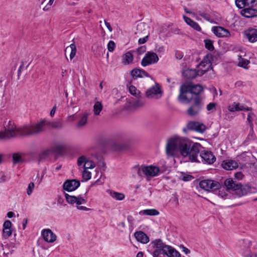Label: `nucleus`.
<instances>
[{
	"mask_svg": "<svg viewBox=\"0 0 257 257\" xmlns=\"http://www.w3.org/2000/svg\"><path fill=\"white\" fill-rule=\"evenodd\" d=\"M46 125H49L52 128L58 130L62 128L63 126L61 121H49L42 120L35 124H29L17 128L14 122L10 120L9 125L6 127V132L0 133V138L14 139L18 137L36 136L45 131Z\"/></svg>",
	"mask_w": 257,
	"mask_h": 257,
	"instance_id": "1",
	"label": "nucleus"
},
{
	"mask_svg": "<svg viewBox=\"0 0 257 257\" xmlns=\"http://www.w3.org/2000/svg\"><path fill=\"white\" fill-rule=\"evenodd\" d=\"M203 148L199 143H194L190 141L177 137L169 139L166 146L167 155L173 156L177 151L184 157H188L192 162H200L198 159L200 150Z\"/></svg>",
	"mask_w": 257,
	"mask_h": 257,
	"instance_id": "2",
	"label": "nucleus"
},
{
	"mask_svg": "<svg viewBox=\"0 0 257 257\" xmlns=\"http://www.w3.org/2000/svg\"><path fill=\"white\" fill-rule=\"evenodd\" d=\"M211 66L210 62L205 61V59L199 64V69L196 71L194 69H186L183 71V76L187 79L195 78L197 75L202 76L209 70Z\"/></svg>",
	"mask_w": 257,
	"mask_h": 257,
	"instance_id": "3",
	"label": "nucleus"
},
{
	"mask_svg": "<svg viewBox=\"0 0 257 257\" xmlns=\"http://www.w3.org/2000/svg\"><path fill=\"white\" fill-rule=\"evenodd\" d=\"M133 169L137 171L140 177L145 175L147 181H150L151 178L158 176L160 171L159 167L152 165L141 167L135 166Z\"/></svg>",
	"mask_w": 257,
	"mask_h": 257,
	"instance_id": "4",
	"label": "nucleus"
},
{
	"mask_svg": "<svg viewBox=\"0 0 257 257\" xmlns=\"http://www.w3.org/2000/svg\"><path fill=\"white\" fill-rule=\"evenodd\" d=\"M65 197L67 202L71 205L76 204V207L78 210L83 211H88L90 208L83 206H80L81 204H84L86 203V199L83 197L82 195H79L77 196L70 195L68 194H65Z\"/></svg>",
	"mask_w": 257,
	"mask_h": 257,
	"instance_id": "5",
	"label": "nucleus"
},
{
	"mask_svg": "<svg viewBox=\"0 0 257 257\" xmlns=\"http://www.w3.org/2000/svg\"><path fill=\"white\" fill-rule=\"evenodd\" d=\"M193 102L192 105L188 109L187 114L191 116H194L197 115L202 109L203 106V103L201 98L198 96L196 97L195 99H192Z\"/></svg>",
	"mask_w": 257,
	"mask_h": 257,
	"instance_id": "6",
	"label": "nucleus"
},
{
	"mask_svg": "<svg viewBox=\"0 0 257 257\" xmlns=\"http://www.w3.org/2000/svg\"><path fill=\"white\" fill-rule=\"evenodd\" d=\"M199 186L202 189L207 191H214L221 187L220 184L211 180H203L199 182Z\"/></svg>",
	"mask_w": 257,
	"mask_h": 257,
	"instance_id": "7",
	"label": "nucleus"
},
{
	"mask_svg": "<svg viewBox=\"0 0 257 257\" xmlns=\"http://www.w3.org/2000/svg\"><path fill=\"white\" fill-rule=\"evenodd\" d=\"M191 84L182 85L180 89V94L178 99L182 102L188 103L191 102L190 99Z\"/></svg>",
	"mask_w": 257,
	"mask_h": 257,
	"instance_id": "8",
	"label": "nucleus"
},
{
	"mask_svg": "<svg viewBox=\"0 0 257 257\" xmlns=\"http://www.w3.org/2000/svg\"><path fill=\"white\" fill-rule=\"evenodd\" d=\"M198 159L202 163L207 164H212L215 161L216 158L213 153L210 151L200 150Z\"/></svg>",
	"mask_w": 257,
	"mask_h": 257,
	"instance_id": "9",
	"label": "nucleus"
},
{
	"mask_svg": "<svg viewBox=\"0 0 257 257\" xmlns=\"http://www.w3.org/2000/svg\"><path fill=\"white\" fill-rule=\"evenodd\" d=\"M159 59L157 54L153 52H148L142 59L141 65L146 67L152 64L157 63Z\"/></svg>",
	"mask_w": 257,
	"mask_h": 257,
	"instance_id": "10",
	"label": "nucleus"
},
{
	"mask_svg": "<svg viewBox=\"0 0 257 257\" xmlns=\"http://www.w3.org/2000/svg\"><path fill=\"white\" fill-rule=\"evenodd\" d=\"M146 95L149 98L159 99L162 96V91L158 83L148 89L146 92Z\"/></svg>",
	"mask_w": 257,
	"mask_h": 257,
	"instance_id": "11",
	"label": "nucleus"
},
{
	"mask_svg": "<svg viewBox=\"0 0 257 257\" xmlns=\"http://www.w3.org/2000/svg\"><path fill=\"white\" fill-rule=\"evenodd\" d=\"M80 182L78 180L75 179L67 180L63 183V188L66 191L71 192L76 190L80 186Z\"/></svg>",
	"mask_w": 257,
	"mask_h": 257,
	"instance_id": "12",
	"label": "nucleus"
},
{
	"mask_svg": "<svg viewBox=\"0 0 257 257\" xmlns=\"http://www.w3.org/2000/svg\"><path fill=\"white\" fill-rule=\"evenodd\" d=\"M187 127L189 130L195 131L200 133H203L206 129V126L197 121H190L187 124Z\"/></svg>",
	"mask_w": 257,
	"mask_h": 257,
	"instance_id": "13",
	"label": "nucleus"
},
{
	"mask_svg": "<svg viewBox=\"0 0 257 257\" xmlns=\"http://www.w3.org/2000/svg\"><path fill=\"white\" fill-rule=\"evenodd\" d=\"M42 235L45 241L50 243L54 242L57 238L56 235L50 229L43 230Z\"/></svg>",
	"mask_w": 257,
	"mask_h": 257,
	"instance_id": "14",
	"label": "nucleus"
},
{
	"mask_svg": "<svg viewBox=\"0 0 257 257\" xmlns=\"http://www.w3.org/2000/svg\"><path fill=\"white\" fill-rule=\"evenodd\" d=\"M202 91L203 88L200 85L197 84L193 85L191 84L190 96L191 101L192 99H195L197 96L201 98L199 94Z\"/></svg>",
	"mask_w": 257,
	"mask_h": 257,
	"instance_id": "15",
	"label": "nucleus"
},
{
	"mask_svg": "<svg viewBox=\"0 0 257 257\" xmlns=\"http://www.w3.org/2000/svg\"><path fill=\"white\" fill-rule=\"evenodd\" d=\"M212 31L213 33L218 37H228L230 35L229 32L221 27H213Z\"/></svg>",
	"mask_w": 257,
	"mask_h": 257,
	"instance_id": "16",
	"label": "nucleus"
},
{
	"mask_svg": "<svg viewBox=\"0 0 257 257\" xmlns=\"http://www.w3.org/2000/svg\"><path fill=\"white\" fill-rule=\"evenodd\" d=\"M241 15L247 18H254L257 16V10L247 7L241 11Z\"/></svg>",
	"mask_w": 257,
	"mask_h": 257,
	"instance_id": "17",
	"label": "nucleus"
},
{
	"mask_svg": "<svg viewBox=\"0 0 257 257\" xmlns=\"http://www.w3.org/2000/svg\"><path fill=\"white\" fill-rule=\"evenodd\" d=\"M245 35L248 41L250 43H254L257 41V30L250 28L245 32Z\"/></svg>",
	"mask_w": 257,
	"mask_h": 257,
	"instance_id": "18",
	"label": "nucleus"
},
{
	"mask_svg": "<svg viewBox=\"0 0 257 257\" xmlns=\"http://www.w3.org/2000/svg\"><path fill=\"white\" fill-rule=\"evenodd\" d=\"M224 186L227 190L236 191L239 187V183H237L232 178H228L224 181Z\"/></svg>",
	"mask_w": 257,
	"mask_h": 257,
	"instance_id": "19",
	"label": "nucleus"
},
{
	"mask_svg": "<svg viewBox=\"0 0 257 257\" xmlns=\"http://www.w3.org/2000/svg\"><path fill=\"white\" fill-rule=\"evenodd\" d=\"M134 236L139 242L144 244L147 243L150 240L148 235L142 231H136Z\"/></svg>",
	"mask_w": 257,
	"mask_h": 257,
	"instance_id": "20",
	"label": "nucleus"
},
{
	"mask_svg": "<svg viewBox=\"0 0 257 257\" xmlns=\"http://www.w3.org/2000/svg\"><path fill=\"white\" fill-rule=\"evenodd\" d=\"M131 75L133 78L136 79L137 78H143L144 77H150L149 74L145 70L140 69H134L131 71Z\"/></svg>",
	"mask_w": 257,
	"mask_h": 257,
	"instance_id": "21",
	"label": "nucleus"
},
{
	"mask_svg": "<svg viewBox=\"0 0 257 257\" xmlns=\"http://www.w3.org/2000/svg\"><path fill=\"white\" fill-rule=\"evenodd\" d=\"M222 167L226 170H232L237 168L238 166V163L233 160H225L223 161Z\"/></svg>",
	"mask_w": 257,
	"mask_h": 257,
	"instance_id": "22",
	"label": "nucleus"
},
{
	"mask_svg": "<svg viewBox=\"0 0 257 257\" xmlns=\"http://www.w3.org/2000/svg\"><path fill=\"white\" fill-rule=\"evenodd\" d=\"M88 114L87 112H84L79 114V118L76 123V127L78 128H81L83 127L87 122Z\"/></svg>",
	"mask_w": 257,
	"mask_h": 257,
	"instance_id": "23",
	"label": "nucleus"
},
{
	"mask_svg": "<svg viewBox=\"0 0 257 257\" xmlns=\"http://www.w3.org/2000/svg\"><path fill=\"white\" fill-rule=\"evenodd\" d=\"M151 243L154 247L163 250V252L166 251V250L167 249L166 247L170 246L164 244L161 239H157L153 240L152 241Z\"/></svg>",
	"mask_w": 257,
	"mask_h": 257,
	"instance_id": "24",
	"label": "nucleus"
},
{
	"mask_svg": "<svg viewBox=\"0 0 257 257\" xmlns=\"http://www.w3.org/2000/svg\"><path fill=\"white\" fill-rule=\"evenodd\" d=\"M228 110L231 112H233L235 111H239V110H251V107L246 108L244 107L242 105H240L239 103H233L232 104L229 105L228 106Z\"/></svg>",
	"mask_w": 257,
	"mask_h": 257,
	"instance_id": "25",
	"label": "nucleus"
},
{
	"mask_svg": "<svg viewBox=\"0 0 257 257\" xmlns=\"http://www.w3.org/2000/svg\"><path fill=\"white\" fill-rule=\"evenodd\" d=\"M166 251L164 252V255L168 257H181L180 253L171 246H167Z\"/></svg>",
	"mask_w": 257,
	"mask_h": 257,
	"instance_id": "26",
	"label": "nucleus"
},
{
	"mask_svg": "<svg viewBox=\"0 0 257 257\" xmlns=\"http://www.w3.org/2000/svg\"><path fill=\"white\" fill-rule=\"evenodd\" d=\"M183 19L185 22L194 30L197 31H200L201 30V27L197 22L192 20L185 16H183Z\"/></svg>",
	"mask_w": 257,
	"mask_h": 257,
	"instance_id": "27",
	"label": "nucleus"
},
{
	"mask_svg": "<svg viewBox=\"0 0 257 257\" xmlns=\"http://www.w3.org/2000/svg\"><path fill=\"white\" fill-rule=\"evenodd\" d=\"M235 191L238 196L241 197L246 195L248 192H249L250 188L248 186H243L239 183V187Z\"/></svg>",
	"mask_w": 257,
	"mask_h": 257,
	"instance_id": "28",
	"label": "nucleus"
},
{
	"mask_svg": "<svg viewBox=\"0 0 257 257\" xmlns=\"http://www.w3.org/2000/svg\"><path fill=\"white\" fill-rule=\"evenodd\" d=\"M70 52V59L72 60L75 56L76 53V47L74 43L71 44L69 46L67 47L65 50V54L66 56V53Z\"/></svg>",
	"mask_w": 257,
	"mask_h": 257,
	"instance_id": "29",
	"label": "nucleus"
},
{
	"mask_svg": "<svg viewBox=\"0 0 257 257\" xmlns=\"http://www.w3.org/2000/svg\"><path fill=\"white\" fill-rule=\"evenodd\" d=\"M133 59L134 57L132 53L127 52L122 56V63L125 65H128L132 62Z\"/></svg>",
	"mask_w": 257,
	"mask_h": 257,
	"instance_id": "30",
	"label": "nucleus"
},
{
	"mask_svg": "<svg viewBox=\"0 0 257 257\" xmlns=\"http://www.w3.org/2000/svg\"><path fill=\"white\" fill-rule=\"evenodd\" d=\"M238 65L241 67H242L244 69H248V65L249 63V61L247 59H244L241 57V56L238 55Z\"/></svg>",
	"mask_w": 257,
	"mask_h": 257,
	"instance_id": "31",
	"label": "nucleus"
},
{
	"mask_svg": "<svg viewBox=\"0 0 257 257\" xmlns=\"http://www.w3.org/2000/svg\"><path fill=\"white\" fill-rule=\"evenodd\" d=\"M143 215H150V216H155L159 214V212L158 210L155 209H149L142 210L140 212Z\"/></svg>",
	"mask_w": 257,
	"mask_h": 257,
	"instance_id": "32",
	"label": "nucleus"
},
{
	"mask_svg": "<svg viewBox=\"0 0 257 257\" xmlns=\"http://www.w3.org/2000/svg\"><path fill=\"white\" fill-rule=\"evenodd\" d=\"M110 196L117 200H122L124 198V195L123 193L110 191Z\"/></svg>",
	"mask_w": 257,
	"mask_h": 257,
	"instance_id": "33",
	"label": "nucleus"
},
{
	"mask_svg": "<svg viewBox=\"0 0 257 257\" xmlns=\"http://www.w3.org/2000/svg\"><path fill=\"white\" fill-rule=\"evenodd\" d=\"M102 105L101 102L97 101L93 106V111L95 115H99L102 110Z\"/></svg>",
	"mask_w": 257,
	"mask_h": 257,
	"instance_id": "34",
	"label": "nucleus"
},
{
	"mask_svg": "<svg viewBox=\"0 0 257 257\" xmlns=\"http://www.w3.org/2000/svg\"><path fill=\"white\" fill-rule=\"evenodd\" d=\"M65 147L63 145H58L53 148V151L58 154H62L64 151Z\"/></svg>",
	"mask_w": 257,
	"mask_h": 257,
	"instance_id": "35",
	"label": "nucleus"
},
{
	"mask_svg": "<svg viewBox=\"0 0 257 257\" xmlns=\"http://www.w3.org/2000/svg\"><path fill=\"white\" fill-rule=\"evenodd\" d=\"M95 167V163L93 161H89L87 159L86 160L85 164H84V168L85 170H87L88 169H93Z\"/></svg>",
	"mask_w": 257,
	"mask_h": 257,
	"instance_id": "36",
	"label": "nucleus"
},
{
	"mask_svg": "<svg viewBox=\"0 0 257 257\" xmlns=\"http://www.w3.org/2000/svg\"><path fill=\"white\" fill-rule=\"evenodd\" d=\"M204 43L206 49L209 51H213L214 50V46L211 40L209 39H206L204 40Z\"/></svg>",
	"mask_w": 257,
	"mask_h": 257,
	"instance_id": "37",
	"label": "nucleus"
},
{
	"mask_svg": "<svg viewBox=\"0 0 257 257\" xmlns=\"http://www.w3.org/2000/svg\"><path fill=\"white\" fill-rule=\"evenodd\" d=\"M235 5L239 9L245 8L247 7L246 0H236Z\"/></svg>",
	"mask_w": 257,
	"mask_h": 257,
	"instance_id": "38",
	"label": "nucleus"
},
{
	"mask_svg": "<svg viewBox=\"0 0 257 257\" xmlns=\"http://www.w3.org/2000/svg\"><path fill=\"white\" fill-rule=\"evenodd\" d=\"M50 153V150H46L43 151L39 154V160L42 161L45 159H46L49 155Z\"/></svg>",
	"mask_w": 257,
	"mask_h": 257,
	"instance_id": "39",
	"label": "nucleus"
},
{
	"mask_svg": "<svg viewBox=\"0 0 257 257\" xmlns=\"http://www.w3.org/2000/svg\"><path fill=\"white\" fill-rule=\"evenodd\" d=\"M14 163L17 164L22 161V157L19 153H14L13 155Z\"/></svg>",
	"mask_w": 257,
	"mask_h": 257,
	"instance_id": "40",
	"label": "nucleus"
},
{
	"mask_svg": "<svg viewBox=\"0 0 257 257\" xmlns=\"http://www.w3.org/2000/svg\"><path fill=\"white\" fill-rule=\"evenodd\" d=\"M35 187V184L33 182H31L28 187V188L27 189V194L30 196L32 194L33 191Z\"/></svg>",
	"mask_w": 257,
	"mask_h": 257,
	"instance_id": "41",
	"label": "nucleus"
},
{
	"mask_svg": "<svg viewBox=\"0 0 257 257\" xmlns=\"http://www.w3.org/2000/svg\"><path fill=\"white\" fill-rule=\"evenodd\" d=\"M145 104V101L143 99H138L135 101L134 106L136 107H140L143 106Z\"/></svg>",
	"mask_w": 257,
	"mask_h": 257,
	"instance_id": "42",
	"label": "nucleus"
},
{
	"mask_svg": "<svg viewBox=\"0 0 257 257\" xmlns=\"http://www.w3.org/2000/svg\"><path fill=\"white\" fill-rule=\"evenodd\" d=\"M83 178L86 180H89L91 177V174L89 171L84 169L82 174Z\"/></svg>",
	"mask_w": 257,
	"mask_h": 257,
	"instance_id": "43",
	"label": "nucleus"
},
{
	"mask_svg": "<svg viewBox=\"0 0 257 257\" xmlns=\"http://www.w3.org/2000/svg\"><path fill=\"white\" fill-rule=\"evenodd\" d=\"M253 115V113L252 112H250L247 115V121L248 122L249 124V127L251 130H252L253 127V123H252V116Z\"/></svg>",
	"mask_w": 257,
	"mask_h": 257,
	"instance_id": "44",
	"label": "nucleus"
},
{
	"mask_svg": "<svg viewBox=\"0 0 257 257\" xmlns=\"http://www.w3.org/2000/svg\"><path fill=\"white\" fill-rule=\"evenodd\" d=\"M115 47V43L112 41H110L107 44V49L109 52H112Z\"/></svg>",
	"mask_w": 257,
	"mask_h": 257,
	"instance_id": "45",
	"label": "nucleus"
},
{
	"mask_svg": "<svg viewBox=\"0 0 257 257\" xmlns=\"http://www.w3.org/2000/svg\"><path fill=\"white\" fill-rule=\"evenodd\" d=\"M87 160V158L84 156H82L78 158L77 160V165L79 166H80L82 165L83 163H85L86 161Z\"/></svg>",
	"mask_w": 257,
	"mask_h": 257,
	"instance_id": "46",
	"label": "nucleus"
},
{
	"mask_svg": "<svg viewBox=\"0 0 257 257\" xmlns=\"http://www.w3.org/2000/svg\"><path fill=\"white\" fill-rule=\"evenodd\" d=\"M247 7H253L257 4V0H246Z\"/></svg>",
	"mask_w": 257,
	"mask_h": 257,
	"instance_id": "47",
	"label": "nucleus"
},
{
	"mask_svg": "<svg viewBox=\"0 0 257 257\" xmlns=\"http://www.w3.org/2000/svg\"><path fill=\"white\" fill-rule=\"evenodd\" d=\"M128 90L133 95H137V92L138 91L137 88L133 85H131L128 87Z\"/></svg>",
	"mask_w": 257,
	"mask_h": 257,
	"instance_id": "48",
	"label": "nucleus"
},
{
	"mask_svg": "<svg viewBox=\"0 0 257 257\" xmlns=\"http://www.w3.org/2000/svg\"><path fill=\"white\" fill-rule=\"evenodd\" d=\"M12 231L11 229H3V236L6 238H8L12 235Z\"/></svg>",
	"mask_w": 257,
	"mask_h": 257,
	"instance_id": "49",
	"label": "nucleus"
},
{
	"mask_svg": "<svg viewBox=\"0 0 257 257\" xmlns=\"http://www.w3.org/2000/svg\"><path fill=\"white\" fill-rule=\"evenodd\" d=\"M12 223L10 220H6L4 222L3 224V229H11Z\"/></svg>",
	"mask_w": 257,
	"mask_h": 257,
	"instance_id": "50",
	"label": "nucleus"
},
{
	"mask_svg": "<svg viewBox=\"0 0 257 257\" xmlns=\"http://www.w3.org/2000/svg\"><path fill=\"white\" fill-rule=\"evenodd\" d=\"M216 104L215 103L210 102L207 105V109L208 111H213L215 109Z\"/></svg>",
	"mask_w": 257,
	"mask_h": 257,
	"instance_id": "51",
	"label": "nucleus"
},
{
	"mask_svg": "<svg viewBox=\"0 0 257 257\" xmlns=\"http://www.w3.org/2000/svg\"><path fill=\"white\" fill-rule=\"evenodd\" d=\"M160 254H164V252H163V250H160L158 249H156V250H155L154 251L153 253V257H161L160 256Z\"/></svg>",
	"mask_w": 257,
	"mask_h": 257,
	"instance_id": "52",
	"label": "nucleus"
},
{
	"mask_svg": "<svg viewBox=\"0 0 257 257\" xmlns=\"http://www.w3.org/2000/svg\"><path fill=\"white\" fill-rule=\"evenodd\" d=\"M146 51V47L145 46H140V47H139L138 49H137V53L139 54H143L144 52H145Z\"/></svg>",
	"mask_w": 257,
	"mask_h": 257,
	"instance_id": "53",
	"label": "nucleus"
},
{
	"mask_svg": "<svg viewBox=\"0 0 257 257\" xmlns=\"http://www.w3.org/2000/svg\"><path fill=\"white\" fill-rule=\"evenodd\" d=\"M145 27H146V25L144 23H141L138 24L137 26V33L142 31L143 29L144 31L145 30Z\"/></svg>",
	"mask_w": 257,
	"mask_h": 257,
	"instance_id": "54",
	"label": "nucleus"
},
{
	"mask_svg": "<svg viewBox=\"0 0 257 257\" xmlns=\"http://www.w3.org/2000/svg\"><path fill=\"white\" fill-rule=\"evenodd\" d=\"M193 177L190 175H183L182 180L184 181H188L191 180Z\"/></svg>",
	"mask_w": 257,
	"mask_h": 257,
	"instance_id": "55",
	"label": "nucleus"
},
{
	"mask_svg": "<svg viewBox=\"0 0 257 257\" xmlns=\"http://www.w3.org/2000/svg\"><path fill=\"white\" fill-rule=\"evenodd\" d=\"M244 175L241 172H238L234 174V177L236 179L238 180H241Z\"/></svg>",
	"mask_w": 257,
	"mask_h": 257,
	"instance_id": "56",
	"label": "nucleus"
},
{
	"mask_svg": "<svg viewBox=\"0 0 257 257\" xmlns=\"http://www.w3.org/2000/svg\"><path fill=\"white\" fill-rule=\"evenodd\" d=\"M124 148L125 147L123 146L117 145L116 144H114L113 146V149L117 151L123 150Z\"/></svg>",
	"mask_w": 257,
	"mask_h": 257,
	"instance_id": "57",
	"label": "nucleus"
},
{
	"mask_svg": "<svg viewBox=\"0 0 257 257\" xmlns=\"http://www.w3.org/2000/svg\"><path fill=\"white\" fill-rule=\"evenodd\" d=\"M148 35H147L143 38H140L138 42L140 44H144L145 43H146L147 42V41L148 40Z\"/></svg>",
	"mask_w": 257,
	"mask_h": 257,
	"instance_id": "58",
	"label": "nucleus"
},
{
	"mask_svg": "<svg viewBox=\"0 0 257 257\" xmlns=\"http://www.w3.org/2000/svg\"><path fill=\"white\" fill-rule=\"evenodd\" d=\"M180 247L182 249V251L184 252L186 254L190 253V250L187 247H185L183 245H181Z\"/></svg>",
	"mask_w": 257,
	"mask_h": 257,
	"instance_id": "59",
	"label": "nucleus"
},
{
	"mask_svg": "<svg viewBox=\"0 0 257 257\" xmlns=\"http://www.w3.org/2000/svg\"><path fill=\"white\" fill-rule=\"evenodd\" d=\"M254 138V133L253 131V129L251 130V128H250V132L247 136V139L248 140H253Z\"/></svg>",
	"mask_w": 257,
	"mask_h": 257,
	"instance_id": "60",
	"label": "nucleus"
},
{
	"mask_svg": "<svg viewBox=\"0 0 257 257\" xmlns=\"http://www.w3.org/2000/svg\"><path fill=\"white\" fill-rule=\"evenodd\" d=\"M127 220L131 226H133L134 222V218L132 215H128L127 217Z\"/></svg>",
	"mask_w": 257,
	"mask_h": 257,
	"instance_id": "61",
	"label": "nucleus"
},
{
	"mask_svg": "<svg viewBox=\"0 0 257 257\" xmlns=\"http://www.w3.org/2000/svg\"><path fill=\"white\" fill-rule=\"evenodd\" d=\"M56 109H57V107H56V105H55L53 108H52L51 110L50 111V115L51 116V117H53L55 113V112L56 111Z\"/></svg>",
	"mask_w": 257,
	"mask_h": 257,
	"instance_id": "62",
	"label": "nucleus"
},
{
	"mask_svg": "<svg viewBox=\"0 0 257 257\" xmlns=\"http://www.w3.org/2000/svg\"><path fill=\"white\" fill-rule=\"evenodd\" d=\"M104 23H105V26H106V27L108 29L109 31V32H112V28L111 27V25H110V23L107 22L106 21H104Z\"/></svg>",
	"mask_w": 257,
	"mask_h": 257,
	"instance_id": "63",
	"label": "nucleus"
},
{
	"mask_svg": "<svg viewBox=\"0 0 257 257\" xmlns=\"http://www.w3.org/2000/svg\"><path fill=\"white\" fill-rule=\"evenodd\" d=\"M199 15L205 19L207 20L209 18L208 15L204 13H199Z\"/></svg>",
	"mask_w": 257,
	"mask_h": 257,
	"instance_id": "64",
	"label": "nucleus"
}]
</instances>
